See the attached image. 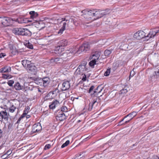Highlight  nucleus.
Masks as SVG:
<instances>
[{
	"instance_id": "obj_22",
	"label": "nucleus",
	"mask_w": 159,
	"mask_h": 159,
	"mask_svg": "<svg viewBox=\"0 0 159 159\" xmlns=\"http://www.w3.org/2000/svg\"><path fill=\"white\" fill-rule=\"evenodd\" d=\"M59 104V102L57 100H55L52 102L49 105V107L50 109H53Z\"/></svg>"
},
{
	"instance_id": "obj_37",
	"label": "nucleus",
	"mask_w": 159,
	"mask_h": 159,
	"mask_svg": "<svg viewBox=\"0 0 159 159\" xmlns=\"http://www.w3.org/2000/svg\"><path fill=\"white\" fill-rule=\"evenodd\" d=\"M112 50H106L104 52V55L105 56H108L109 55L111 52Z\"/></svg>"
},
{
	"instance_id": "obj_8",
	"label": "nucleus",
	"mask_w": 159,
	"mask_h": 159,
	"mask_svg": "<svg viewBox=\"0 0 159 159\" xmlns=\"http://www.w3.org/2000/svg\"><path fill=\"white\" fill-rule=\"evenodd\" d=\"M87 62L84 61L80 65L76 70V72L78 74H81L84 71L87 70L88 69L86 67Z\"/></svg>"
},
{
	"instance_id": "obj_49",
	"label": "nucleus",
	"mask_w": 159,
	"mask_h": 159,
	"mask_svg": "<svg viewBox=\"0 0 159 159\" xmlns=\"http://www.w3.org/2000/svg\"><path fill=\"white\" fill-rule=\"evenodd\" d=\"M27 114L26 113V112H23V114L21 115V116L20 117V118H23L25 116H26Z\"/></svg>"
},
{
	"instance_id": "obj_35",
	"label": "nucleus",
	"mask_w": 159,
	"mask_h": 159,
	"mask_svg": "<svg viewBox=\"0 0 159 159\" xmlns=\"http://www.w3.org/2000/svg\"><path fill=\"white\" fill-rule=\"evenodd\" d=\"M54 61L56 63H60L62 62V61H63V60L61 57H60V58H55L54 60Z\"/></svg>"
},
{
	"instance_id": "obj_43",
	"label": "nucleus",
	"mask_w": 159,
	"mask_h": 159,
	"mask_svg": "<svg viewBox=\"0 0 159 159\" xmlns=\"http://www.w3.org/2000/svg\"><path fill=\"white\" fill-rule=\"evenodd\" d=\"M67 108L66 107H62L61 108V111H60L63 112H66L67 111Z\"/></svg>"
},
{
	"instance_id": "obj_14",
	"label": "nucleus",
	"mask_w": 159,
	"mask_h": 159,
	"mask_svg": "<svg viewBox=\"0 0 159 159\" xmlns=\"http://www.w3.org/2000/svg\"><path fill=\"white\" fill-rule=\"evenodd\" d=\"M58 92V89H56L50 92L48 94L47 97H49V99H53L56 96Z\"/></svg>"
},
{
	"instance_id": "obj_30",
	"label": "nucleus",
	"mask_w": 159,
	"mask_h": 159,
	"mask_svg": "<svg viewBox=\"0 0 159 159\" xmlns=\"http://www.w3.org/2000/svg\"><path fill=\"white\" fill-rule=\"evenodd\" d=\"M10 52L11 54V56L15 55L16 54L17 51L16 48H14L12 46L10 47Z\"/></svg>"
},
{
	"instance_id": "obj_1",
	"label": "nucleus",
	"mask_w": 159,
	"mask_h": 159,
	"mask_svg": "<svg viewBox=\"0 0 159 159\" xmlns=\"http://www.w3.org/2000/svg\"><path fill=\"white\" fill-rule=\"evenodd\" d=\"M82 12L84 14V17L87 20L90 22L94 20L100 18L102 16L109 14L110 13V10L107 9L105 11H102L98 10H84L82 11Z\"/></svg>"
},
{
	"instance_id": "obj_40",
	"label": "nucleus",
	"mask_w": 159,
	"mask_h": 159,
	"mask_svg": "<svg viewBox=\"0 0 159 159\" xmlns=\"http://www.w3.org/2000/svg\"><path fill=\"white\" fill-rule=\"evenodd\" d=\"M110 73V69L109 68L108 69H107V70L105 72L104 75L105 76H108Z\"/></svg>"
},
{
	"instance_id": "obj_50",
	"label": "nucleus",
	"mask_w": 159,
	"mask_h": 159,
	"mask_svg": "<svg viewBox=\"0 0 159 159\" xmlns=\"http://www.w3.org/2000/svg\"><path fill=\"white\" fill-rule=\"evenodd\" d=\"M6 55L5 53H0V58H2L3 57L6 56Z\"/></svg>"
},
{
	"instance_id": "obj_41",
	"label": "nucleus",
	"mask_w": 159,
	"mask_h": 159,
	"mask_svg": "<svg viewBox=\"0 0 159 159\" xmlns=\"http://www.w3.org/2000/svg\"><path fill=\"white\" fill-rule=\"evenodd\" d=\"M30 109V108L29 107H28V106L26 107H25V108L23 111V112H26V113L27 114V113H28V112L29 111Z\"/></svg>"
},
{
	"instance_id": "obj_56",
	"label": "nucleus",
	"mask_w": 159,
	"mask_h": 159,
	"mask_svg": "<svg viewBox=\"0 0 159 159\" xmlns=\"http://www.w3.org/2000/svg\"><path fill=\"white\" fill-rule=\"evenodd\" d=\"M21 119V118H20V117L18 120H17L16 123H19Z\"/></svg>"
},
{
	"instance_id": "obj_42",
	"label": "nucleus",
	"mask_w": 159,
	"mask_h": 159,
	"mask_svg": "<svg viewBox=\"0 0 159 159\" xmlns=\"http://www.w3.org/2000/svg\"><path fill=\"white\" fill-rule=\"evenodd\" d=\"M14 83V81L12 80H10L9 81H8L7 82L8 85L10 86H12Z\"/></svg>"
},
{
	"instance_id": "obj_31",
	"label": "nucleus",
	"mask_w": 159,
	"mask_h": 159,
	"mask_svg": "<svg viewBox=\"0 0 159 159\" xmlns=\"http://www.w3.org/2000/svg\"><path fill=\"white\" fill-rule=\"evenodd\" d=\"M70 19V24L73 23L75 26H77L79 25V22L76 19L71 18Z\"/></svg>"
},
{
	"instance_id": "obj_44",
	"label": "nucleus",
	"mask_w": 159,
	"mask_h": 159,
	"mask_svg": "<svg viewBox=\"0 0 159 159\" xmlns=\"http://www.w3.org/2000/svg\"><path fill=\"white\" fill-rule=\"evenodd\" d=\"M51 147V145L50 144H48L46 145L44 148V150H47L49 149Z\"/></svg>"
},
{
	"instance_id": "obj_45",
	"label": "nucleus",
	"mask_w": 159,
	"mask_h": 159,
	"mask_svg": "<svg viewBox=\"0 0 159 159\" xmlns=\"http://www.w3.org/2000/svg\"><path fill=\"white\" fill-rule=\"evenodd\" d=\"M134 70V69H133V70L130 72V77H133L135 74V73Z\"/></svg>"
},
{
	"instance_id": "obj_10",
	"label": "nucleus",
	"mask_w": 159,
	"mask_h": 159,
	"mask_svg": "<svg viewBox=\"0 0 159 159\" xmlns=\"http://www.w3.org/2000/svg\"><path fill=\"white\" fill-rule=\"evenodd\" d=\"M137 112L133 111L127 115L125 117V118H127L125 122V124H126L129 122L137 114Z\"/></svg>"
},
{
	"instance_id": "obj_26",
	"label": "nucleus",
	"mask_w": 159,
	"mask_h": 159,
	"mask_svg": "<svg viewBox=\"0 0 159 159\" xmlns=\"http://www.w3.org/2000/svg\"><path fill=\"white\" fill-rule=\"evenodd\" d=\"M42 80L43 86H46L50 82L49 78L47 77L43 78Z\"/></svg>"
},
{
	"instance_id": "obj_6",
	"label": "nucleus",
	"mask_w": 159,
	"mask_h": 159,
	"mask_svg": "<svg viewBox=\"0 0 159 159\" xmlns=\"http://www.w3.org/2000/svg\"><path fill=\"white\" fill-rule=\"evenodd\" d=\"M90 46L89 44L87 43H84L83 44L80 48H75V51L76 52L75 53H77L78 54H80L82 52H86L89 49Z\"/></svg>"
},
{
	"instance_id": "obj_29",
	"label": "nucleus",
	"mask_w": 159,
	"mask_h": 159,
	"mask_svg": "<svg viewBox=\"0 0 159 159\" xmlns=\"http://www.w3.org/2000/svg\"><path fill=\"white\" fill-rule=\"evenodd\" d=\"M30 14L31 15L30 17L33 19H34L36 18L38 16V14L35 12L34 11H32L29 12Z\"/></svg>"
},
{
	"instance_id": "obj_12",
	"label": "nucleus",
	"mask_w": 159,
	"mask_h": 159,
	"mask_svg": "<svg viewBox=\"0 0 159 159\" xmlns=\"http://www.w3.org/2000/svg\"><path fill=\"white\" fill-rule=\"evenodd\" d=\"M27 84V83H24L23 85H21L19 82H16L15 84L14 87L16 90L24 89L27 87L26 85V84Z\"/></svg>"
},
{
	"instance_id": "obj_25",
	"label": "nucleus",
	"mask_w": 159,
	"mask_h": 159,
	"mask_svg": "<svg viewBox=\"0 0 159 159\" xmlns=\"http://www.w3.org/2000/svg\"><path fill=\"white\" fill-rule=\"evenodd\" d=\"M64 48L60 46V45H58L57 47L55 48V53L56 54L60 53L64 51Z\"/></svg>"
},
{
	"instance_id": "obj_15",
	"label": "nucleus",
	"mask_w": 159,
	"mask_h": 159,
	"mask_svg": "<svg viewBox=\"0 0 159 159\" xmlns=\"http://www.w3.org/2000/svg\"><path fill=\"white\" fill-rule=\"evenodd\" d=\"M100 55V52L97 51L93 53L92 56L90 57V59H92V60L97 61V62H98V59Z\"/></svg>"
},
{
	"instance_id": "obj_3",
	"label": "nucleus",
	"mask_w": 159,
	"mask_h": 159,
	"mask_svg": "<svg viewBox=\"0 0 159 159\" xmlns=\"http://www.w3.org/2000/svg\"><path fill=\"white\" fill-rule=\"evenodd\" d=\"M60 23L62 25V27L58 32L59 34H62L66 28L71 29L73 27L72 24H70V19L68 20L66 17L61 19Z\"/></svg>"
},
{
	"instance_id": "obj_52",
	"label": "nucleus",
	"mask_w": 159,
	"mask_h": 159,
	"mask_svg": "<svg viewBox=\"0 0 159 159\" xmlns=\"http://www.w3.org/2000/svg\"><path fill=\"white\" fill-rule=\"evenodd\" d=\"M86 79V77L85 75L84 74V76H83V78L82 79V80L83 81H85Z\"/></svg>"
},
{
	"instance_id": "obj_51",
	"label": "nucleus",
	"mask_w": 159,
	"mask_h": 159,
	"mask_svg": "<svg viewBox=\"0 0 159 159\" xmlns=\"http://www.w3.org/2000/svg\"><path fill=\"white\" fill-rule=\"evenodd\" d=\"M12 152V151L10 150H8L6 153V154L8 155H10Z\"/></svg>"
},
{
	"instance_id": "obj_11",
	"label": "nucleus",
	"mask_w": 159,
	"mask_h": 159,
	"mask_svg": "<svg viewBox=\"0 0 159 159\" xmlns=\"http://www.w3.org/2000/svg\"><path fill=\"white\" fill-rule=\"evenodd\" d=\"M42 129L41 124L38 123L34 124L32 127V131L33 133L38 132Z\"/></svg>"
},
{
	"instance_id": "obj_54",
	"label": "nucleus",
	"mask_w": 159,
	"mask_h": 159,
	"mask_svg": "<svg viewBox=\"0 0 159 159\" xmlns=\"http://www.w3.org/2000/svg\"><path fill=\"white\" fill-rule=\"evenodd\" d=\"M89 107L88 108V110L89 111H90L92 109V108H93V106H90L89 105Z\"/></svg>"
},
{
	"instance_id": "obj_36",
	"label": "nucleus",
	"mask_w": 159,
	"mask_h": 159,
	"mask_svg": "<svg viewBox=\"0 0 159 159\" xmlns=\"http://www.w3.org/2000/svg\"><path fill=\"white\" fill-rule=\"evenodd\" d=\"M91 60V61L89 63V65L91 66H93L95 64H98V63L97 62V61H96L93 60H92V59H90Z\"/></svg>"
},
{
	"instance_id": "obj_16",
	"label": "nucleus",
	"mask_w": 159,
	"mask_h": 159,
	"mask_svg": "<svg viewBox=\"0 0 159 159\" xmlns=\"http://www.w3.org/2000/svg\"><path fill=\"white\" fill-rule=\"evenodd\" d=\"M56 118L60 121H63L66 118L65 114L62 111H60L56 116Z\"/></svg>"
},
{
	"instance_id": "obj_60",
	"label": "nucleus",
	"mask_w": 159,
	"mask_h": 159,
	"mask_svg": "<svg viewBox=\"0 0 159 159\" xmlns=\"http://www.w3.org/2000/svg\"><path fill=\"white\" fill-rule=\"evenodd\" d=\"M2 117H1V111L0 112V120H1Z\"/></svg>"
},
{
	"instance_id": "obj_39",
	"label": "nucleus",
	"mask_w": 159,
	"mask_h": 159,
	"mask_svg": "<svg viewBox=\"0 0 159 159\" xmlns=\"http://www.w3.org/2000/svg\"><path fill=\"white\" fill-rule=\"evenodd\" d=\"M70 143V141L69 140L66 141V142L64 143L61 146V148H63L67 146Z\"/></svg>"
},
{
	"instance_id": "obj_38",
	"label": "nucleus",
	"mask_w": 159,
	"mask_h": 159,
	"mask_svg": "<svg viewBox=\"0 0 159 159\" xmlns=\"http://www.w3.org/2000/svg\"><path fill=\"white\" fill-rule=\"evenodd\" d=\"M16 108V107L13 105L10 107L9 111L10 112L13 113L15 111Z\"/></svg>"
},
{
	"instance_id": "obj_34",
	"label": "nucleus",
	"mask_w": 159,
	"mask_h": 159,
	"mask_svg": "<svg viewBox=\"0 0 159 159\" xmlns=\"http://www.w3.org/2000/svg\"><path fill=\"white\" fill-rule=\"evenodd\" d=\"M2 78L4 79H9L11 78V76L9 74H2Z\"/></svg>"
},
{
	"instance_id": "obj_19",
	"label": "nucleus",
	"mask_w": 159,
	"mask_h": 159,
	"mask_svg": "<svg viewBox=\"0 0 159 159\" xmlns=\"http://www.w3.org/2000/svg\"><path fill=\"white\" fill-rule=\"evenodd\" d=\"M13 21L17 22L19 23H26L28 22V20L27 19L20 18L18 19H13Z\"/></svg>"
},
{
	"instance_id": "obj_57",
	"label": "nucleus",
	"mask_w": 159,
	"mask_h": 159,
	"mask_svg": "<svg viewBox=\"0 0 159 159\" xmlns=\"http://www.w3.org/2000/svg\"><path fill=\"white\" fill-rule=\"evenodd\" d=\"M121 122L120 121V122H119L118 123V125H122V124L121 123ZM123 124H124V125H125V123Z\"/></svg>"
},
{
	"instance_id": "obj_7",
	"label": "nucleus",
	"mask_w": 159,
	"mask_h": 159,
	"mask_svg": "<svg viewBox=\"0 0 159 159\" xmlns=\"http://www.w3.org/2000/svg\"><path fill=\"white\" fill-rule=\"evenodd\" d=\"M13 19L6 17H0V24L1 23L5 26H8L9 24L12 22Z\"/></svg>"
},
{
	"instance_id": "obj_53",
	"label": "nucleus",
	"mask_w": 159,
	"mask_h": 159,
	"mask_svg": "<svg viewBox=\"0 0 159 159\" xmlns=\"http://www.w3.org/2000/svg\"><path fill=\"white\" fill-rule=\"evenodd\" d=\"M2 131L0 129V138H1L2 136Z\"/></svg>"
},
{
	"instance_id": "obj_24",
	"label": "nucleus",
	"mask_w": 159,
	"mask_h": 159,
	"mask_svg": "<svg viewBox=\"0 0 159 159\" xmlns=\"http://www.w3.org/2000/svg\"><path fill=\"white\" fill-rule=\"evenodd\" d=\"M129 89L127 85L124 86L123 89L121 90L120 92V94H123L126 93Z\"/></svg>"
},
{
	"instance_id": "obj_47",
	"label": "nucleus",
	"mask_w": 159,
	"mask_h": 159,
	"mask_svg": "<svg viewBox=\"0 0 159 159\" xmlns=\"http://www.w3.org/2000/svg\"><path fill=\"white\" fill-rule=\"evenodd\" d=\"M97 100H94L93 101V102L89 103V105L90 106H93V105L95 103L97 102Z\"/></svg>"
},
{
	"instance_id": "obj_61",
	"label": "nucleus",
	"mask_w": 159,
	"mask_h": 159,
	"mask_svg": "<svg viewBox=\"0 0 159 159\" xmlns=\"http://www.w3.org/2000/svg\"><path fill=\"white\" fill-rule=\"evenodd\" d=\"M134 145H135V144H134L133 145H132V146H134Z\"/></svg>"
},
{
	"instance_id": "obj_27",
	"label": "nucleus",
	"mask_w": 159,
	"mask_h": 159,
	"mask_svg": "<svg viewBox=\"0 0 159 159\" xmlns=\"http://www.w3.org/2000/svg\"><path fill=\"white\" fill-rule=\"evenodd\" d=\"M67 41L66 39H63L60 41L58 43V44L60 45L61 47L65 46L67 45Z\"/></svg>"
},
{
	"instance_id": "obj_13",
	"label": "nucleus",
	"mask_w": 159,
	"mask_h": 159,
	"mask_svg": "<svg viewBox=\"0 0 159 159\" xmlns=\"http://www.w3.org/2000/svg\"><path fill=\"white\" fill-rule=\"evenodd\" d=\"M70 87V82L68 81H64L62 84L61 89L63 91L68 89Z\"/></svg>"
},
{
	"instance_id": "obj_20",
	"label": "nucleus",
	"mask_w": 159,
	"mask_h": 159,
	"mask_svg": "<svg viewBox=\"0 0 159 159\" xmlns=\"http://www.w3.org/2000/svg\"><path fill=\"white\" fill-rule=\"evenodd\" d=\"M1 117L2 120L3 119H6V120H7L8 118V115L6 111H1Z\"/></svg>"
},
{
	"instance_id": "obj_5",
	"label": "nucleus",
	"mask_w": 159,
	"mask_h": 159,
	"mask_svg": "<svg viewBox=\"0 0 159 159\" xmlns=\"http://www.w3.org/2000/svg\"><path fill=\"white\" fill-rule=\"evenodd\" d=\"M75 48H70L69 50L66 51L65 52L60 55L63 61H66V59L67 57L71 56L73 54L75 53L76 51H75Z\"/></svg>"
},
{
	"instance_id": "obj_46",
	"label": "nucleus",
	"mask_w": 159,
	"mask_h": 159,
	"mask_svg": "<svg viewBox=\"0 0 159 159\" xmlns=\"http://www.w3.org/2000/svg\"><path fill=\"white\" fill-rule=\"evenodd\" d=\"M94 88V86H91L89 90V93H91L92 91L93 90Z\"/></svg>"
},
{
	"instance_id": "obj_23",
	"label": "nucleus",
	"mask_w": 159,
	"mask_h": 159,
	"mask_svg": "<svg viewBox=\"0 0 159 159\" xmlns=\"http://www.w3.org/2000/svg\"><path fill=\"white\" fill-rule=\"evenodd\" d=\"M11 68L9 66H6L0 69V72L1 73H8L10 72Z\"/></svg>"
},
{
	"instance_id": "obj_17",
	"label": "nucleus",
	"mask_w": 159,
	"mask_h": 159,
	"mask_svg": "<svg viewBox=\"0 0 159 159\" xmlns=\"http://www.w3.org/2000/svg\"><path fill=\"white\" fill-rule=\"evenodd\" d=\"M158 32L159 30L157 31L153 30L150 31L148 34L146 36V38H148L147 40H148L150 38L154 37Z\"/></svg>"
},
{
	"instance_id": "obj_55",
	"label": "nucleus",
	"mask_w": 159,
	"mask_h": 159,
	"mask_svg": "<svg viewBox=\"0 0 159 159\" xmlns=\"http://www.w3.org/2000/svg\"><path fill=\"white\" fill-rule=\"evenodd\" d=\"M30 115H29L27 114L26 116V119H28V118H30Z\"/></svg>"
},
{
	"instance_id": "obj_21",
	"label": "nucleus",
	"mask_w": 159,
	"mask_h": 159,
	"mask_svg": "<svg viewBox=\"0 0 159 159\" xmlns=\"http://www.w3.org/2000/svg\"><path fill=\"white\" fill-rule=\"evenodd\" d=\"M36 25L37 28L41 30L43 29L45 27L44 23L42 21H39L37 22Z\"/></svg>"
},
{
	"instance_id": "obj_4",
	"label": "nucleus",
	"mask_w": 159,
	"mask_h": 159,
	"mask_svg": "<svg viewBox=\"0 0 159 159\" xmlns=\"http://www.w3.org/2000/svg\"><path fill=\"white\" fill-rule=\"evenodd\" d=\"M12 32L15 34L22 36H30L31 34V32L26 29L15 28L12 30Z\"/></svg>"
},
{
	"instance_id": "obj_18",
	"label": "nucleus",
	"mask_w": 159,
	"mask_h": 159,
	"mask_svg": "<svg viewBox=\"0 0 159 159\" xmlns=\"http://www.w3.org/2000/svg\"><path fill=\"white\" fill-rule=\"evenodd\" d=\"M102 90V89L101 86H98L96 89L93 91V93H91V95L93 96H96L98 95L101 92Z\"/></svg>"
},
{
	"instance_id": "obj_48",
	"label": "nucleus",
	"mask_w": 159,
	"mask_h": 159,
	"mask_svg": "<svg viewBox=\"0 0 159 159\" xmlns=\"http://www.w3.org/2000/svg\"><path fill=\"white\" fill-rule=\"evenodd\" d=\"M152 159H159V156L156 155H153L152 158Z\"/></svg>"
},
{
	"instance_id": "obj_28",
	"label": "nucleus",
	"mask_w": 159,
	"mask_h": 159,
	"mask_svg": "<svg viewBox=\"0 0 159 159\" xmlns=\"http://www.w3.org/2000/svg\"><path fill=\"white\" fill-rule=\"evenodd\" d=\"M34 80L35 83L37 84L40 86H43L42 79L36 78Z\"/></svg>"
},
{
	"instance_id": "obj_33",
	"label": "nucleus",
	"mask_w": 159,
	"mask_h": 159,
	"mask_svg": "<svg viewBox=\"0 0 159 159\" xmlns=\"http://www.w3.org/2000/svg\"><path fill=\"white\" fill-rule=\"evenodd\" d=\"M24 44L28 48L30 49L33 48V46L32 44L29 42L28 41H26L25 42H24Z\"/></svg>"
},
{
	"instance_id": "obj_9",
	"label": "nucleus",
	"mask_w": 159,
	"mask_h": 159,
	"mask_svg": "<svg viewBox=\"0 0 159 159\" xmlns=\"http://www.w3.org/2000/svg\"><path fill=\"white\" fill-rule=\"evenodd\" d=\"M134 37L136 39H139L144 37L146 38V37L144 32L142 30H139L134 34Z\"/></svg>"
},
{
	"instance_id": "obj_32",
	"label": "nucleus",
	"mask_w": 159,
	"mask_h": 159,
	"mask_svg": "<svg viewBox=\"0 0 159 159\" xmlns=\"http://www.w3.org/2000/svg\"><path fill=\"white\" fill-rule=\"evenodd\" d=\"M152 79L153 77H156V78L159 77V67L156 69L154 71V74L152 76Z\"/></svg>"
},
{
	"instance_id": "obj_58",
	"label": "nucleus",
	"mask_w": 159,
	"mask_h": 159,
	"mask_svg": "<svg viewBox=\"0 0 159 159\" xmlns=\"http://www.w3.org/2000/svg\"><path fill=\"white\" fill-rule=\"evenodd\" d=\"M156 102H157L158 104L159 103V98L157 99Z\"/></svg>"
},
{
	"instance_id": "obj_59",
	"label": "nucleus",
	"mask_w": 159,
	"mask_h": 159,
	"mask_svg": "<svg viewBox=\"0 0 159 159\" xmlns=\"http://www.w3.org/2000/svg\"><path fill=\"white\" fill-rule=\"evenodd\" d=\"M126 118H125V117H124L123 119H122V120H121L120 121V122H122V121H123L125 119H126Z\"/></svg>"
},
{
	"instance_id": "obj_2",
	"label": "nucleus",
	"mask_w": 159,
	"mask_h": 159,
	"mask_svg": "<svg viewBox=\"0 0 159 159\" xmlns=\"http://www.w3.org/2000/svg\"><path fill=\"white\" fill-rule=\"evenodd\" d=\"M22 63L29 72L34 75L36 74L37 68L30 61L27 60H23L22 61Z\"/></svg>"
}]
</instances>
